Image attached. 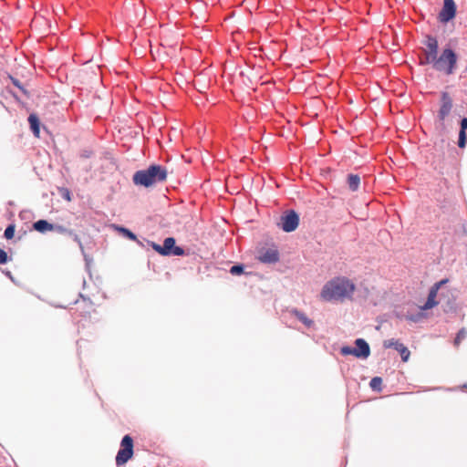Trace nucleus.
<instances>
[{
	"instance_id": "nucleus-2",
	"label": "nucleus",
	"mask_w": 467,
	"mask_h": 467,
	"mask_svg": "<svg viewBox=\"0 0 467 467\" xmlns=\"http://www.w3.org/2000/svg\"><path fill=\"white\" fill-rule=\"evenodd\" d=\"M168 171L161 165H150L148 169L138 171L133 175V182L136 185L150 187L156 183L166 181Z\"/></svg>"
},
{
	"instance_id": "nucleus-23",
	"label": "nucleus",
	"mask_w": 467,
	"mask_h": 467,
	"mask_svg": "<svg viewBox=\"0 0 467 467\" xmlns=\"http://www.w3.org/2000/svg\"><path fill=\"white\" fill-rule=\"evenodd\" d=\"M341 354L344 355V356L353 355V356L357 357L356 348H350V347H343L341 348Z\"/></svg>"
},
{
	"instance_id": "nucleus-11",
	"label": "nucleus",
	"mask_w": 467,
	"mask_h": 467,
	"mask_svg": "<svg viewBox=\"0 0 467 467\" xmlns=\"http://www.w3.org/2000/svg\"><path fill=\"white\" fill-rule=\"evenodd\" d=\"M41 130L45 135L44 138L49 136V131L47 127L42 124L38 119V117L35 114H31V131L36 138H41Z\"/></svg>"
},
{
	"instance_id": "nucleus-9",
	"label": "nucleus",
	"mask_w": 467,
	"mask_h": 467,
	"mask_svg": "<svg viewBox=\"0 0 467 467\" xmlns=\"http://www.w3.org/2000/svg\"><path fill=\"white\" fill-rule=\"evenodd\" d=\"M298 223L299 217L294 211H290L281 218V228L287 233L295 231L297 228Z\"/></svg>"
},
{
	"instance_id": "nucleus-27",
	"label": "nucleus",
	"mask_w": 467,
	"mask_h": 467,
	"mask_svg": "<svg viewBox=\"0 0 467 467\" xmlns=\"http://www.w3.org/2000/svg\"><path fill=\"white\" fill-rule=\"evenodd\" d=\"M448 282V279H442L440 282L436 283L432 287H437V291Z\"/></svg>"
},
{
	"instance_id": "nucleus-24",
	"label": "nucleus",
	"mask_w": 467,
	"mask_h": 467,
	"mask_svg": "<svg viewBox=\"0 0 467 467\" xmlns=\"http://www.w3.org/2000/svg\"><path fill=\"white\" fill-rule=\"evenodd\" d=\"M230 273L234 275H238L244 273V266L242 265H233L230 269Z\"/></svg>"
},
{
	"instance_id": "nucleus-15",
	"label": "nucleus",
	"mask_w": 467,
	"mask_h": 467,
	"mask_svg": "<svg viewBox=\"0 0 467 467\" xmlns=\"http://www.w3.org/2000/svg\"><path fill=\"white\" fill-rule=\"evenodd\" d=\"M34 229L40 232V233H46L47 231H55V225L52 223H49L46 220H39L36 222L33 225Z\"/></svg>"
},
{
	"instance_id": "nucleus-12",
	"label": "nucleus",
	"mask_w": 467,
	"mask_h": 467,
	"mask_svg": "<svg viewBox=\"0 0 467 467\" xmlns=\"http://www.w3.org/2000/svg\"><path fill=\"white\" fill-rule=\"evenodd\" d=\"M258 259L265 264H274L279 260V253L276 249H267L260 253Z\"/></svg>"
},
{
	"instance_id": "nucleus-31",
	"label": "nucleus",
	"mask_w": 467,
	"mask_h": 467,
	"mask_svg": "<svg viewBox=\"0 0 467 467\" xmlns=\"http://www.w3.org/2000/svg\"><path fill=\"white\" fill-rule=\"evenodd\" d=\"M86 306H88L90 310H93L92 303L90 301H84Z\"/></svg>"
},
{
	"instance_id": "nucleus-19",
	"label": "nucleus",
	"mask_w": 467,
	"mask_h": 467,
	"mask_svg": "<svg viewBox=\"0 0 467 467\" xmlns=\"http://www.w3.org/2000/svg\"><path fill=\"white\" fill-rule=\"evenodd\" d=\"M467 331L465 328H462L456 335V337L454 339V345L459 346L462 339L466 337Z\"/></svg>"
},
{
	"instance_id": "nucleus-14",
	"label": "nucleus",
	"mask_w": 467,
	"mask_h": 467,
	"mask_svg": "<svg viewBox=\"0 0 467 467\" xmlns=\"http://www.w3.org/2000/svg\"><path fill=\"white\" fill-rule=\"evenodd\" d=\"M437 287H431L425 304L421 306L422 310H428L435 306L438 302L435 300L437 296Z\"/></svg>"
},
{
	"instance_id": "nucleus-16",
	"label": "nucleus",
	"mask_w": 467,
	"mask_h": 467,
	"mask_svg": "<svg viewBox=\"0 0 467 467\" xmlns=\"http://www.w3.org/2000/svg\"><path fill=\"white\" fill-rule=\"evenodd\" d=\"M348 185L349 190L356 192L358 189L360 183V177L357 174H349L348 176Z\"/></svg>"
},
{
	"instance_id": "nucleus-29",
	"label": "nucleus",
	"mask_w": 467,
	"mask_h": 467,
	"mask_svg": "<svg viewBox=\"0 0 467 467\" xmlns=\"http://www.w3.org/2000/svg\"><path fill=\"white\" fill-rule=\"evenodd\" d=\"M467 129V118H464L461 121V130H465Z\"/></svg>"
},
{
	"instance_id": "nucleus-10",
	"label": "nucleus",
	"mask_w": 467,
	"mask_h": 467,
	"mask_svg": "<svg viewBox=\"0 0 467 467\" xmlns=\"http://www.w3.org/2000/svg\"><path fill=\"white\" fill-rule=\"evenodd\" d=\"M451 108L452 99H451L450 95L446 92L442 93L441 105L438 114L439 119L443 121L446 119V117L450 114Z\"/></svg>"
},
{
	"instance_id": "nucleus-22",
	"label": "nucleus",
	"mask_w": 467,
	"mask_h": 467,
	"mask_svg": "<svg viewBox=\"0 0 467 467\" xmlns=\"http://www.w3.org/2000/svg\"><path fill=\"white\" fill-rule=\"evenodd\" d=\"M467 138L465 130H460L459 132V140H458V146L460 148H464L466 145Z\"/></svg>"
},
{
	"instance_id": "nucleus-30",
	"label": "nucleus",
	"mask_w": 467,
	"mask_h": 467,
	"mask_svg": "<svg viewBox=\"0 0 467 467\" xmlns=\"http://www.w3.org/2000/svg\"><path fill=\"white\" fill-rule=\"evenodd\" d=\"M55 230L59 232V233H61V234H64V233L67 232V230L65 227L60 226V225L55 226Z\"/></svg>"
},
{
	"instance_id": "nucleus-3",
	"label": "nucleus",
	"mask_w": 467,
	"mask_h": 467,
	"mask_svg": "<svg viewBox=\"0 0 467 467\" xmlns=\"http://www.w3.org/2000/svg\"><path fill=\"white\" fill-rule=\"evenodd\" d=\"M433 67L446 75L453 74L457 66V55L451 48H445L431 63Z\"/></svg>"
},
{
	"instance_id": "nucleus-1",
	"label": "nucleus",
	"mask_w": 467,
	"mask_h": 467,
	"mask_svg": "<svg viewBox=\"0 0 467 467\" xmlns=\"http://www.w3.org/2000/svg\"><path fill=\"white\" fill-rule=\"evenodd\" d=\"M355 285L346 277H336L322 288L320 297L324 301H343L352 296Z\"/></svg>"
},
{
	"instance_id": "nucleus-21",
	"label": "nucleus",
	"mask_w": 467,
	"mask_h": 467,
	"mask_svg": "<svg viewBox=\"0 0 467 467\" xmlns=\"http://www.w3.org/2000/svg\"><path fill=\"white\" fill-rule=\"evenodd\" d=\"M14 234H15V225L9 224L5 230L4 236L5 239L9 240L14 237Z\"/></svg>"
},
{
	"instance_id": "nucleus-20",
	"label": "nucleus",
	"mask_w": 467,
	"mask_h": 467,
	"mask_svg": "<svg viewBox=\"0 0 467 467\" xmlns=\"http://www.w3.org/2000/svg\"><path fill=\"white\" fill-rule=\"evenodd\" d=\"M58 192L62 198L67 200V202L71 201V192L67 188L61 187L58 188Z\"/></svg>"
},
{
	"instance_id": "nucleus-18",
	"label": "nucleus",
	"mask_w": 467,
	"mask_h": 467,
	"mask_svg": "<svg viewBox=\"0 0 467 467\" xmlns=\"http://www.w3.org/2000/svg\"><path fill=\"white\" fill-rule=\"evenodd\" d=\"M381 385H382V379L379 377L373 378L369 382L370 388L374 390H380Z\"/></svg>"
},
{
	"instance_id": "nucleus-32",
	"label": "nucleus",
	"mask_w": 467,
	"mask_h": 467,
	"mask_svg": "<svg viewBox=\"0 0 467 467\" xmlns=\"http://www.w3.org/2000/svg\"><path fill=\"white\" fill-rule=\"evenodd\" d=\"M26 213H27V212H26V211L21 212V213H20V217H21L22 219L26 218Z\"/></svg>"
},
{
	"instance_id": "nucleus-8",
	"label": "nucleus",
	"mask_w": 467,
	"mask_h": 467,
	"mask_svg": "<svg viewBox=\"0 0 467 467\" xmlns=\"http://www.w3.org/2000/svg\"><path fill=\"white\" fill-rule=\"evenodd\" d=\"M383 347L385 348H393L396 349L400 353L403 362H407L410 357V351L408 349V348L397 339L391 338L385 340L383 342Z\"/></svg>"
},
{
	"instance_id": "nucleus-28",
	"label": "nucleus",
	"mask_w": 467,
	"mask_h": 467,
	"mask_svg": "<svg viewBox=\"0 0 467 467\" xmlns=\"http://www.w3.org/2000/svg\"><path fill=\"white\" fill-rule=\"evenodd\" d=\"M13 83L19 88L21 89L25 94L26 93V90L24 86H21L20 85V82L17 80V79H13Z\"/></svg>"
},
{
	"instance_id": "nucleus-33",
	"label": "nucleus",
	"mask_w": 467,
	"mask_h": 467,
	"mask_svg": "<svg viewBox=\"0 0 467 467\" xmlns=\"http://www.w3.org/2000/svg\"><path fill=\"white\" fill-rule=\"evenodd\" d=\"M86 314H88V316H90L91 311L89 310V311H88Z\"/></svg>"
},
{
	"instance_id": "nucleus-13",
	"label": "nucleus",
	"mask_w": 467,
	"mask_h": 467,
	"mask_svg": "<svg viewBox=\"0 0 467 467\" xmlns=\"http://www.w3.org/2000/svg\"><path fill=\"white\" fill-rule=\"evenodd\" d=\"M357 358H367L370 355V348L368 344L362 338H358L355 341Z\"/></svg>"
},
{
	"instance_id": "nucleus-5",
	"label": "nucleus",
	"mask_w": 467,
	"mask_h": 467,
	"mask_svg": "<svg viewBox=\"0 0 467 467\" xmlns=\"http://www.w3.org/2000/svg\"><path fill=\"white\" fill-rule=\"evenodd\" d=\"M120 449L116 456V464L121 466L126 464L133 456V439L130 435H125L120 442Z\"/></svg>"
},
{
	"instance_id": "nucleus-26",
	"label": "nucleus",
	"mask_w": 467,
	"mask_h": 467,
	"mask_svg": "<svg viewBox=\"0 0 467 467\" xmlns=\"http://www.w3.org/2000/svg\"><path fill=\"white\" fill-rule=\"evenodd\" d=\"M8 262L7 253L0 248V265H5Z\"/></svg>"
},
{
	"instance_id": "nucleus-6",
	"label": "nucleus",
	"mask_w": 467,
	"mask_h": 467,
	"mask_svg": "<svg viewBox=\"0 0 467 467\" xmlns=\"http://www.w3.org/2000/svg\"><path fill=\"white\" fill-rule=\"evenodd\" d=\"M424 49L425 58L421 64H431L438 55V41L431 36H427Z\"/></svg>"
},
{
	"instance_id": "nucleus-7",
	"label": "nucleus",
	"mask_w": 467,
	"mask_h": 467,
	"mask_svg": "<svg viewBox=\"0 0 467 467\" xmlns=\"http://www.w3.org/2000/svg\"><path fill=\"white\" fill-rule=\"evenodd\" d=\"M456 15V5L453 0H444L443 6L439 14V20L447 23L453 19Z\"/></svg>"
},
{
	"instance_id": "nucleus-4",
	"label": "nucleus",
	"mask_w": 467,
	"mask_h": 467,
	"mask_svg": "<svg viewBox=\"0 0 467 467\" xmlns=\"http://www.w3.org/2000/svg\"><path fill=\"white\" fill-rule=\"evenodd\" d=\"M149 244L155 252L163 256L171 254L181 256L185 254L182 247L175 245V239L173 237H167L163 242V245H160L154 242H149Z\"/></svg>"
},
{
	"instance_id": "nucleus-25",
	"label": "nucleus",
	"mask_w": 467,
	"mask_h": 467,
	"mask_svg": "<svg viewBox=\"0 0 467 467\" xmlns=\"http://www.w3.org/2000/svg\"><path fill=\"white\" fill-rule=\"evenodd\" d=\"M119 231L122 232L123 234L125 236H127L129 239H130L132 241H136L137 240V236L132 232H130V230L121 227V228H119Z\"/></svg>"
},
{
	"instance_id": "nucleus-17",
	"label": "nucleus",
	"mask_w": 467,
	"mask_h": 467,
	"mask_svg": "<svg viewBox=\"0 0 467 467\" xmlns=\"http://www.w3.org/2000/svg\"><path fill=\"white\" fill-rule=\"evenodd\" d=\"M291 313L307 327H310L314 324L313 320H311L304 313L296 309L292 310Z\"/></svg>"
}]
</instances>
